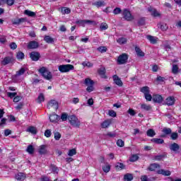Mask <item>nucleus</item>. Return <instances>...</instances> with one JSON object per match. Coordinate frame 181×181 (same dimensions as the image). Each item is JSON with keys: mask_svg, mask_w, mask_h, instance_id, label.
I'll use <instances>...</instances> for the list:
<instances>
[{"mask_svg": "<svg viewBox=\"0 0 181 181\" xmlns=\"http://www.w3.org/2000/svg\"><path fill=\"white\" fill-rule=\"evenodd\" d=\"M39 73L45 78V80L50 81L53 78V75L52 74V72L49 71L46 67L42 66L38 70Z\"/></svg>", "mask_w": 181, "mask_h": 181, "instance_id": "f257e3e1", "label": "nucleus"}, {"mask_svg": "<svg viewBox=\"0 0 181 181\" xmlns=\"http://www.w3.org/2000/svg\"><path fill=\"white\" fill-rule=\"evenodd\" d=\"M122 12V10H121V8L117 7L113 10L114 15H119Z\"/></svg>", "mask_w": 181, "mask_h": 181, "instance_id": "052dcab7", "label": "nucleus"}, {"mask_svg": "<svg viewBox=\"0 0 181 181\" xmlns=\"http://www.w3.org/2000/svg\"><path fill=\"white\" fill-rule=\"evenodd\" d=\"M25 71H26L25 68H21L19 71L16 72V77H20V76H23V74H25Z\"/></svg>", "mask_w": 181, "mask_h": 181, "instance_id": "a18cd8bd", "label": "nucleus"}, {"mask_svg": "<svg viewBox=\"0 0 181 181\" xmlns=\"http://www.w3.org/2000/svg\"><path fill=\"white\" fill-rule=\"evenodd\" d=\"M98 51L100 53H105L107 52V47H99Z\"/></svg>", "mask_w": 181, "mask_h": 181, "instance_id": "69168bd1", "label": "nucleus"}, {"mask_svg": "<svg viewBox=\"0 0 181 181\" xmlns=\"http://www.w3.org/2000/svg\"><path fill=\"white\" fill-rule=\"evenodd\" d=\"M60 119V117L56 114H52L49 115V121L51 122H57Z\"/></svg>", "mask_w": 181, "mask_h": 181, "instance_id": "a211bd4d", "label": "nucleus"}, {"mask_svg": "<svg viewBox=\"0 0 181 181\" xmlns=\"http://www.w3.org/2000/svg\"><path fill=\"white\" fill-rule=\"evenodd\" d=\"M76 153H77L76 148H73V149L69 151L68 156H74V155H76Z\"/></svg>", "mask_w": 181, "mask_h": 181, "instance_id": "680f3d73", "label": "nucleus"}, {"mask_svg": "<svg viewBox=\"0 0 181 181\" xmlns=\"http://www.w3.org/2000/svg\"><path fill=\"white\" fill-rule=\"evenodd\" d=\"M138 25H139V26H144V25H145V18L144 17L139 18V20L138 21Z\"/></svg>", "mask_w": 181, "mask_h": 181, "instance_id": "6e6d98bb", "label": "nucleus"}, {"mask_svg": "<svg viewBox=\"0 0 181 181\" xmlns=\"http://www.w3.org/2000/svg\"><path fill=\"white\" fill-rule=\"evenodd\" d=\"M117 43H119V45H125V43H127V38L120 37L117 40Z\"/></svg>", "mask_w": 181, "mask_h": 181, "instance_id": "de8ad7c7", "label": "nucleus"}, {"mask_svg": "<svg viewBox=\"0 0 181 181\" xmlns=\"http://www.w3.org/2000/svg\"><path fill=\"white\" fill-rule=\"evenodd\" d=\"M39 47V42L36 41H30L28 45V49H37Z\"/></svg>", "mask_w": 181, "mask_h": 181, "instance_id": "ddd939ff", "label": "nucleus"}, {"mask_svg": "<svg viewBox=\"0 0 181 181\" xmlns=\"http://www.w3.org/2000/svg\"><path fill=\"white\" fill-rule=\"evenodd\" d=\"M175 102L176 99H175V96H169L165 99V105H168V107L175 105Z\"/></svg>", "mask_w": 181, "mask_h": 181, "instance_id": "1a4fd4ad", "label": "nucleus"}, {"mask_svg": "<svg viewBox=\"0 0 181 181\" xmlns=\"http://www.w3.org/2000/svg\"><path fill=\"white\" fill-rule=\"evenodd\" d=\"M123 18L125 19V21H134V16L131 14V11L128 9H124L123 11Z\"/></svg>", "mask_w": 181, "mask_h": 181, "instance_id": "423d86ee", "label": "nucleus"}, {"mask_svg": "<svg viewBox=\"0 0 181 181\" xmlns=\"http://www.w3.org/2000/svg\"><path fill=\"white\" fill-rule=\"evenodd\" d=\"M148 12H151V16H153L154 18H157L158 16H160V14L158 12V11L151 6L148 8Z\"/></svg>", "mask_w": 181, "mask_h": 181, "instance_id": "9d476101", "label": "nucleus"}, {"mask_svg": "<svg viewBox=\"0 0 181 181\" xmlns=\"http://www.w3.org/2000/svg\"><path fill=\"white\" fill-rule=\"evenodd\" d=\"M16 57L18 60H23L25 59V54L21 51L18 52L16 54Z\"/></svg>", "mask_w": 181, "mask_h": 181, "instance_id": "4c0bfd02", "label": "nucleus"}, {"mask_svg": "<svg viewBox=\"0 0 181 181\" xmlns=\"http://www.w3.org/2000/svg\"><path fill=\"white\" fill-rule=\"evenodd\" d=\"M166 155L162 154V155H158V156H155L153 157L154 160H163V159H165Z\"/></svg>", "mask_w": 181, "mask_h": 181, "instance_id": "37998d69", "label": "nucleus"}, {"mask_svg": "<svg viewBox=\"0 0 181 181\" xmlns=\"http://www.w3.org/2000/svg\"><path fill=\"white\" fill-rule=\"evenodd\" d=\"M12 57H6L3 59V60L1 61V64L3 66H6V64H9L10 63L12 62Z\"/></svg>", "mask_w": 181, "mask_h": 181, "instance_id": "2eb2a0df", "label": "nucleus"}, {"mask_svg": "<svg viewBox=\"0 0 181 181\" xmlns=\"http://www.w3.org/2000/svg\"><path fill=\"white\" fill-rule=\"evenodd\" d=\"M170 149L176 153L180 149V146L177 143H173L170 145Z\"/></svg>", "mask_w": 181, "mask_h": 181, "instance_id": "f8f14e48", "label": "nucleus"}, {"mask_svg": "<svg viewBox=\"0 0 181 181\" xmlns=\"http://www.w3.org/2000/svg\"><path fill=\"white\" fill-rule=\"evenodd\" d=\"M113 80H114V83H115L117 86H119V87H122V81H121V79L119 78V77H118V76L114 75Z\"/></svg>", "mask_w": 181, "mask_h": 181, "instance_id": "dca6fc26", "label": "nucleus"}, {"mask_svg": "<svg viewBox=\"0 0 181 181\" xmlns=\"http://www.w3.org/2000/svg\"><path fill=\"white\" fill-rule=\"evenodd\" d=\"M160 168V165H159V164L158 163H153L151 164L149 168H148V170H151V172H153L155 170L158 169Z\"/></svg>", "mask_w": 181, "mask_h": 181, "instance_id": "393cba45", "label": "nucleus"}, {"mask_svg": "<svg viewBox=\"0 0 181 181\" xmlns=\"http://www.w3.org/2000/svg\"><path fill=\"white\" fill-rule=\"evenodd\" d=\"M61 12L62 13V15H66V14H69L71 12V10H70L69 8H67V7H63L62 9H61Z\"/></svg>", "mask_w": 181, "mask_h": 181, "instance_id": "ea45409f", "label": "nucleus"}, {"mask_svg": "<svg viewBox=\"0 0 181 181\" xmlns=\"http://www.w3.org/2000/svg\"><path fill=\"white\" fill-rule=\"evenodd\" d=\"M127 112H128V114H129V115H132V117H134L136 115V112L132 108H129Z\"/></svg>", "mask_w": 181, "mask_h": 181, "instance_id": "0e129e2a", "label": "nucleus"}, {"mask_svg": "<svg viewBox=\"0 0 181 181\" xmlns=\"http://www.w3.org/2000/svg\"><path fill=\"white\" fill-rule=\"evenodd\" d=\"M146 135L150 138H153V136L156 135V132H155V130H153V129H148L146 132Z\"/></svg>", "mask_w": 181, "mask_h": 181, "instance_id": "4be33fe9", "label": "nucleus"}, {"mask_svg": "<svg viewBox=\"0 0 181 181\" xmlns=\"http://www.w3.org/2000/svg\"><path fill=\"white\" fill-rule=\"evenodd\" d=\"M18 95V93L16 92L14 93H11V92H7V96H8L9 98H14Z\"/></svg>", "mask_w": 181, "mask_h": 181, "instance_id": "13d9d810", "label": "nucleus"}, {"mask_svg": "<svg viewBox=\"0 0 181 181\" xmlns=\"http://www.w3.org/2000/svg\"><path fill=\"white\" fill-rule=\"evenodd\" d=\"M170 138L172 141H176V139L179 138V134H177V132H171Z\"/></svg>", "mask_w": 181, "mask_h": 181, "instance_id": "a19ab883", "label": "nucleus"}, {"mask_svg": "<svg viewBox=\"0 0 181 181\" xmlns=\"http://www.w3.org/2000/svg\"><path fill=\"white\" fill-rule=\"evenodd\" d=\"M157 173L163 176H170L172 173L170 170H160L157 171Z\"/></svg>", "mask_w": 181, "mask_h": 181, "instance_id": "412c9836", "label": "nucleus"}, {"mask_svg": "<svg viewBox=\"0 0 181 181\" xmlns=\"http://www.w3.org/2000/svg\"><path fill=\"white\" fill-rule=\"evenodd\" d=\"M13 25H21V23H23V22H26V18H16L12 21Z\"/></svg>", "mask_w": 181, "mask_h": 181, "instance_id": "f3484780", "label": "nucleus"}, {"mask_svg": "<svg viewBox=\"0 0 181 181\" xmlns=\"http://www.w3.org/2000/svg\"><path fill=\"white\" fill-rule=\"evenodd\" d=\"M98 74H100L102 78H107V76H105V68H101L98 70Z\"/></svg>", "mask_w": 181, "mask_h": 181, "instance_id": "7c9ffc66", "label": "nucleus"}, {"mask_svg": "<svg viewBox=\"0 0 181 181\" xmlns=\"http://www.w3.org/2000/svg\"><path fill=\"white\" fill-rule=\"evenodd\" d=\"M61 119L62 121H67L69 119V115L66 113H64L61 115Z\"/></svg>", "mask_w": 181, "mask_h": 181, "instance_id": "338daca9", "label": "nucleus"}, {"mask_svg": "<svg viewBox=\"0 0 181 181\" xmlns=\"http://www.w3.org/2000/svg\"><path fill=\"white\" fill-rule=\"evenodd\" d=\"M24 14L27 15V16H30L31 18H35V16H36V13L29 10L24 11Z\"/></svg>", "mask_w": 181, "mask_h": 181, "instance_id": "2f4dec72", "label": "nucleus"}, {"mask_svg": "<svg viewBox=\"0 0 181 181\" xmlns=\"http://www.w3.org/2000/svg\"><path fill=\"white\" fill-rule=\"evenodd\" d=\"M105 136H109V138H115L117 136V133L109 132Z\"/></svg>", "mask_w": 181, "mask_h": 181, "instance_id": "bf43d9fd", "label": "nucleus"}, {"mask_svg": "<svg viewBox=\"0 0 181 181\" xmlns=\"http://www.w3.org/2000/svg\"><path fill=\"white\" fill-rule=\"evenodd\" d=\"M144 98L146 100V101H152L153 97H152V95H151L150 93L144 95Z\"/></svg>", "mask_w": 181, "mask_h": 181, "instance_id": "5fc2aeb1", "label": "nucleus"}, {"mask_svg": "<svg viewBox=\"0 0 181 181\" xmlns=\"http://www.w3.org/2000/svg\"><path fill=\"white\" fill-rule=\"evenodd\" d=\"M128 62V55L126 53L122 54L117 58V64H125Z\"/></svg>", "mask_w": 181, "mask_h": 181, "instance_id": "39448f33", "label": "nucleus"}, {"mask_svg": "<svg viewBox=\"0 0 181 181\" xmlns=\"http://www.w3.org/2000/svg\"><path fill=\"white\" fill-rule=\"evenodd\" d=\"M58 69L61 73H69L70 70H74V66L72 64H63L60 65Z\"/></svg>", "mask_w": 181, "mask_h": 181, "instance_id": "20e7f679", "label": "nucleus"}, {"mask_svg": "<svg viewBox=\"0 0 181 181\" xmlns=\"http://www.w3.org/2000/svg\"><path fill=\"white\" fill-rule=\"evenodd\" d=\"M138 159H139V156H138V154H133L130 157L129 161L130 162H136V160H138Z\"/></svg>", "mask_w": 181, "mask_h": 181, "instance_id": "c03bdc74", "label": "nucleus"}, {"mask_svg": "<svg viewBox=\"0 0 181 181\" xmlns=\"http://www.w3.org/2000/svg\"><path fill=\"white\" fill-rule=\"evenodd\" d=\"M47 108L50 110V108H54V110H59V103L56 100H51L47 105Z\"/></svg>", "mask_w": 181, "mask_h": 181, "instance_id": "0eeeda50", "label": "nucleus"}, {"mask_svg": "<svg viewBox=\"0 0 181 181\" xmlns=\"http://www.w3.org/2000/svg\"><path fill=\"white\" fill-rule=\"evenodd\" d=\"M117 146L122 148L125 145V143L124 142V141H122V139H118L117 141Z\"/></svg>", "mask_w": 181, "mask_h": 181, "instance_id": "4d7b16f0", "label": "nucleus"}, {"mask_svg": "<svg viewBox=\"0 0 181 181\" xmlns=\"http://www.w3.org/2000/svg\"><path fill=\"white\" fill-rule=\"evenodd\" d=\"M16 180H25L26 179V174L18 173L17 175H16Z\"/></svg>", "mask_w": 181, "mask_h": 181, "instance_id": "aec40b11", "label": "nucleus"}, {"mask_svg": "<svg viewBox=\"0 0 181 181\" xmlns=\"http://www.w3.org/2000/svg\"><path fill=\"white\" fill-rule=\"evenodd\" d=\"M30 57L33 62H37L40 59V53L38 52H32L30 54Z\"/></svg>", "mask_w": 181, "mask_h": 181, "instance_id": "6e6552de", "label": "nucleus"}, {"mask_svg": "<svg viewBox=\"0 0 181 181\" xmlns=\"http://www.w3.org/2000/svg\"><path fill=\"white\" fill-rule=\"evenodd\" d=\"M141 181H155L156 180V178H155V177L148 178V176L146 175H142L141 177Z\"/></svg>", "mask_w": 181, "mask_h": 181, "instance_id": "c756f323", "label": "nucleus"}, {"mask_svg": "<svg viewBox=\"0 0 181 181\" xmlns=\"http://www.w3.org/2000/svg\"><path fill=\"white\" fill-rule=\"evenodd\" d=\"M27 152L30 153V155L33 154L35 152V148H33V146L29 145L26 149Z\"/></svg>", "mask_w": 181, "mask_h": 181, "instance_id": "49530a36", "label": "nucleus"}, {"mask_svg": "<svg viewBox=\"0 0 181 181\" xmlns=\"http://www.w3.org/2000/svg\"><path fill=\"white\" fill-rule=\"evenodd\" d=\"M54 134V139L56 141H59L60 138H62V134H60V133H59V132H56Z\"/></svg>", "mask_w": 181, "mask_h": 181, "instance_id": "e2e57ef3", "label": "nucleus"}, {"mask_svg": "<svg viewBox=\"0 0 181 181\" xmlns=\"http://www.w3.org/2000/svg\"><path fill=\"white\" fill-rule=\"evenodd\" d=\"M111 125V121L110 120H105L102 124H101V127L102 128H108V127Z\"/></svg>", "mask_w": 181, "mask_h": 181, "instance_id": "58836bf2", "label": "nucleus"}, {"mask_svg": "<svg viewBox=\"0 0 181 181\" xmlns=\"http://www.w3.org/2000/svg\"><path fill=\"white\" fill-rule=\"evenodd\" d=\"M166 80H168V79L165 77H162L160 76H157L156 81H158L159 83H163L164 81H166Z\"/></svg>", "mask_w": 181, "mask_h": 181, "instance_id": "864d4df0", "label": "nucleus"}, {"mask_svg": "<svg viewBox=\"0 0 181 181\" xmlns=\"http://www.w3.org/2000/svg\"><path fill=\"white\" fill-rule=\"evenodd\" d=\"M108 29V24L107 23H102L100 25V30L103 32V30H107Z\"/></svg>", "mask_w": 181, "mask_h": 181, "instance_id": "79ce46f5", "label": "nucleus"}, {"mask_svg": "<svg viewBox=\"0 0 181 181\" xmlns=\"http://www.w3.org/2000/svg\"><path fill=\"white\" fill-rule=\"evenodd\" d=\"M172 72L173 74H177L179 73V67L176 64L173 65Z\"/></svg>", "mask_w": 181, "mask_h": 181, "instance_id": "09e8293b", "label": "nucleus"}, {"mask_svg": "<svg viewBox=\"0 0 181 181\" xmlns=\"http://www.w3.org/2000/svg\"><path fill=\"white\" fill-rule=\"evenodd\" d=\"M151 142H153L154 144H157L158 145H160L162 144L165 143V140L162 139H151Z\"/></svg>", "mask_w": 181, "mask_h": 181, "instance_id": "c85d7f7f", "label": "nucleus"}, {"mask_svg": "<svg viewBox=\"0 0 181 181\" xmlns=\"http://www.w3.org/2000/svg\"><path fill=\"white\" fill-rule=\"evenodd\" d=\"M163 134H165V135H170L172 134V129L170 128L165 127L163 129Z\"/></svg>", "mask_w": 181, "mask_h": 181, "instance_id": "3c124183", "label": "nucleus"}, {"mask_svg": "<svg viewBox=\"0 0 181 181\" xmlns=\"http://www.w3.org/2000/svg\"><path fill=\"white\" fill-rule=\"evenodd\" d=\"M158 28H160L161 29V30H163V32H165V30H168V24L163 23H159L158 24Z\"/></svg>", "mask_w": 181, "mask_h": 181, "instance_id": "473e14b6", "label": "nucleus"}, {"mask_svg": "<svg viewBox=\"0 0 181 181\" xmlns=\"http://www.w3.org/2000/svg\"><path fill=\"white\" fill-rule=\"evenodd\" d=\"M146 39L149 40L150 43L152 45H156L158 43V37H153L152 35H147Z\"/></svg>", "mask_w": 181, "mask_h": 181, "instance_id": "4468645a", "label": "nucleus"}, {"mask_svg": "<svg viewBox=\"0 0 181 181\" xmlns=\"http://www.w3.org/2000/svg\"><path fill=\"white\" fill-rule=\"evenodd\" d=\"M93 5H94L97 8H101V6H105V3L104 2V1H99L93 3Z\"/></svg>", "mask_w": 181, "mask_h": 181, "instance_id": "f704fd0d", "label": "nucleus"}, {"mask_svg": "<svg viewBox=\"0 0 181 181\" xmlns=\"http://www.w3.org/2000/svg\"><path fill=\"white\" fill-rule=\"evenodd\" d=\"M84 84L87 86L86 91L88 93H91L94 91V81L91 80L90 78H86L84 81Z\"/></svg>", "mask_w": 181, "mask_h": 181, "instance_id": "7ed1b4c3", "label": "nucleus"}, {"mask_svg": "<svg viewBox=\"0 0 181 181\" xmlns=\"http://www.w3.org/2000/svg\"><path fill=\"white\" fill-rule=\"evenodd\" d=\"M115 168L117 170H122V169H125V165L123 163H118Z\"/></svg>", "mask_w": 181, "mask_h": 181, "instance_id": "603ef678", "label": "nucleus"}, {"mask_svg": "<svg viewBox=\"0 0 181 181\" xmlns=\"http://www.w3.org/2000/svg\"><path fill=\"white\" fill-rule=\"evenodd\" d=\"M140 91H141V93H143V94H144V95L146 94H149V93H151V90H149V87H148V86H144V87L141 88Z\"/></svg>", "mask_w": 181, "mask_h": 181, "instance_id": "bb28decb", "label": "nucleus"}, {"mask_svg": "<svg viewBox=\"0 0 181 181\" xmlns=\"http://www.w3.org/2000/svg\"><path fill=\"white\" fill-rule=\"evenodd\" d=\"M108 115H110V117H117V112L114 110H109Z\"/></svg>", "mask_w": 181, "mask_h": 181, "instance_id": "774afa93", "label": "nucleus"}, {"mask_svg": "<svg viewBox=\"0 0 181 181\" xmlns=\"http://www.w3.org/2000/svg\"><path fill=\"white\" fill-rule=\"evenodd\" d=\"M68 120L71 127H74V128H80L81 122L76 115H69L68 117Z\"/></svg>", "mask_w": 181, "mask_h": 181, "instance_id": "f03ea898", "label": "nucleus"}, {"mask_svg": "<svg viewBox=\"0 0 181 181\" xmlns=\"http://www.w3.org/2000/svg\"><path fill=\"white\" fill-rule=\"evenodd\" d=\"M27 132H30V134L36 135V134H37V129H36V127L30 126L27 129Z\"/></svg>", "mask_w": 181, "mask_h": 181, "instance_id": "5701e85b", "label": "nucleus"}, {"mask_svg": "<svg viewBox=\"0 0 181 181\" xmlns=\"http://www.w3.org/2000/svg\"><path fill=\"white\" fill-rule=\"evenodd\" d=\"M82 65L83 67H93L94 66V64L90 62H83L82 63Z\"/></svg>", "mask_w": 181, "mask_h": 181, "instance_id": "8fccbe9b", "label": "nucleus"}, {"mask_svg": "<svg viewBox=\"0 0 181 181\" xmlns=\"http://www.w3.org/2000/svg\"><path fill=\"white\" fill-rule=\"evenodd\" d=\"M46 145H41L39 148V153L40 155H46L47 153V149H46Z\"/></svg>", "mask_w": 181, "mask_h": 181, "instance_id": "6ab92c4d", "label": "nucleus"}, {"mask_svg": "<svg viewBox=\"0 0 181 181\" xmlns=\"http://www.w3.org/2000/svg\"><path fill=\"white\" fill-rule=\"evenodd\" d=\"M45 101V95L43 93H40L37 98V103L40 104L41 103H43Z\"/></svg>", "mask_w": 181, "mask_h": 181, "instance_id": "72a5a7b5", "label": "nucleus"}, {"mask_svg": "<svg viewBox=\"0 0 181 181\" xmlns=\"http://www.w3.org/2000/svg\"><path fill=\"white\" fill-rule=\"evenodd\" d=\"M124 181H132V180H134V175H132V174H131V173H127V174L124 175Z\"/></svg>", "mask_w": 181, "mask_h": 181, "instance_id": "cd10ccee", "label": "nucleus"}, {"mask_svg": "<svg viewBox=\"0 0 181 181\" xmlns=\"http://www.w3.org/2000/svg\"><path fill=\"white\" fill-rule=\"evenodd\" d=\"M44 40L47 42V43H54V39H53L52 37L49 36V35H46L44 37Z\"/></svg>", "mask_w": 181, "mask_h": 181, "instance_id": "e433bc0d", "label": "nucleus"}, {"mask_svg": "<svg viewBox=\"0 0 181 181\" xmlns=\"http://www.w3.org/2000/svg\"><path fill=\"white\" fill-rule=\"evenodd\" d=\"M102 169L105 173H108L110 170H111V165L110 164L107 163L105 165L102 167Z\"/></svg>", "mask_w": 181, "mask_h": 181, "instance_id": "c9c22d12", "label": "nucleus"}, {"mask_svg": "<svg viewBox=\"0 0 181 181\" xmlns=\"http://www.w3.org/2000/svg\"><path fill=\"white\" fill-rule=\"evenodd\" d=\"M135 51H136L137 56H139V57H144V56H145V53H144V52H142L141 48L136 47Z\"/></svg>", "mask_w": 181, "mask_h": 181, "instance_id": "a878e982", "label": "nucleus"}, {"mask_svg": "<svg viewBox=\"0 0 181 181\" xmlns=\"http://www.w3.org/2000/svg\"><path fill=\"white\" fill-rule=\"evenodd\" d=\"M153 101L158 104H160V103L163 101V98L160 95H153Z\"/></svg>", "mask_w": 181, "mask_h": 181, "instance_id": "9b49d317", "label": "nucleus"}, {"mask_svg": "<svg viewBox=\"0 0 181 181\" xmlns=\"http://www.w3.org/2000/svg\"><path fill=\"white\" fill-rule=\"evenodd\" d=\"M141 110L143 111H151L152 110V106L151 105H146V104H142L141 105Z\"/></svg>", "mask_w": 181, "mask_h": 181, "instance_id": "b1692460", "label": "nucleus"}]
</instances>
